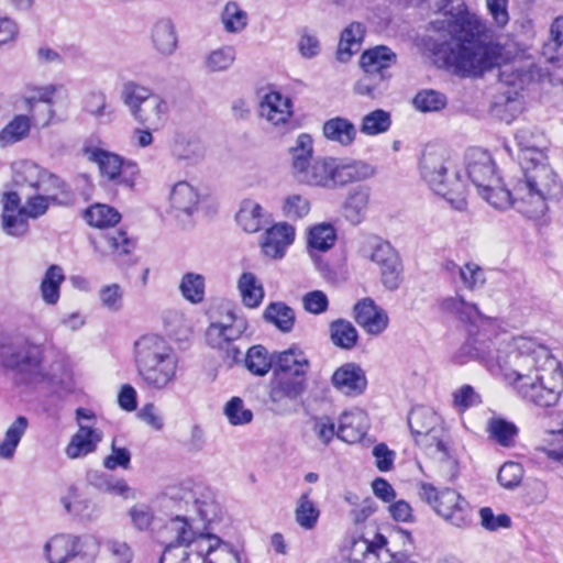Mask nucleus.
<instances>
[{
  "mask_svg": "<svg viewBox=\"0 0 563 563\" xmlns=\"http://www.w3.org/2000/svg\"><path fill=\"white\" fill-rule=\"evenodd\" d=\"M169 202L177 217L191 216L198 210L199 195L189 183L178 181L170 190Z\"/></svg>",
  "mask_w": 563,
  "mask_h": 563,
  "instance_id": "cd10ccee",
  "label": "nucleus"
},
{
  "mask_svg": "<svg viewBox=\"0 0 563 563\" xmlns=\"http://www.w3.org/2000/svg\"><path fill=\"white\" fill-rule=\"evenodd\" d=\"M243 363L253 375L265 376L274 368V356L263 345H254L247 350Z\"/></svg>",
  "mask_w": 563,
  "mask_h": 563,
  "instance_id": "a19ab883",
  "label": "nucleus"
},
{
  "mask_svg": "<svg viewBox=\"0 0 563 563\" xmlns=\"http://www.w3.org/2000/svg\"><path fill=\"white\" fill-rule=\"evenodd\" d=\"M465 165L468 178L478 192L487 189L492 184L499 183L495 173V163L487 151L470 148L465 154Z\"/></svg>",
  "mask_w": 563,
  "mask_h": 563,
  "instance_id": "4468645a",
  "label": "nucleus"
},
{
  "mask_svg": "<svg viewBox=\"0 0 563 563\" xmlns=\"http://www.w3.org/2000/svg\"><path fill=\"white\" fill-rule=\"evenodd\" d=\"M176 533L166 544L159 563H216L231 552L230 544L213 534L196 536L186 517L176 516L167 525Z\"/></svg>",
  "mask_w": 563,
  "mask_h": 563,
  "instance_id": "39448f33",
  "label": "nucleus"
},
{
  "mask_svg": "<svg viewBox=\"0 0 563 563\" xmlns=\"http://www.w3.org/2000/svg\"><path fill=\"white\" fill-rule=\"evenodd\" d=\"M331 384L339 393L349 397H357L364 394L367 378L360 365L345 363L334 371Z\"/></svg>",
  "mask_w": 563,
  "mask_h": 563,
  "instance_id": "a211bd4d",
  "label": "nucleus"
},
{
  "mask_svg": "<svg viewBox=\"0 0 563 563\" xmlns=\"http://www.w3.org/2000/svg\"><path fill=\"white\" fill-rule=\"evenodd\" d=\"M489 437L501 446H510L518 433V428L503 418H490L486 428Z\"/></svg>",
  "mask_w": 563,
  "mask_h": 563,
  "instance_id": "6e6d98bb",
  "label": "nucleus"
},
{
  "mask_svg": "<svg viewBox=\"0 0 563 563\" xmlns=\"http://www.w3.org/2000/svg\"><path fill=\"white\" fill-rule=\"evenodd\" d=\"M441 309L470 323L468 338L454 356L457 363L481 361L489 372L500 373L521 398L537 406L551 407L559 401L563 371L547 346L534 339L518 336L495 349L486 334L474 330L492 321L475 303L461 296L448 297L441 301Z\"/></svg>",
  "mask_w": 563,
  "mask_h": 563,
  "instance_id": "f257e3e1",
  "label": "nucleus"
},
{
  "mask_svg": "<svg viewBox=\"0 0 563 563\" xmlns=\"http://www.w3.org/2000/svg\"><path fill=\"white\" fill-rule=\"evenodd\" d=\"M25 199V206L19 209L20 216L26 214L29 218L36 219L43 216L49 205H63L66 202L64 199L56 198L54 196H49L48 198L42 195L41 192L27 194L23 196Z\"/></svg>",
  "mask_w": 563,
  "mask_h": 563,
  "instance_id": "8fccbe9b",
  "label": "nucleus"
},
{
  "mask_svg": "<svg viewBox=\"0 0 563 563\" xmlns=\"http://www.w3.org/2000/svg\"><path fill=\"white\" fill-rule=\"evenodd\" d=\"M173 155L177 159L197 162L205 155L202 142L192 135L177 134L173 142Z\"/></svg>",
  "mask_w": 563,
  "mask_h": 563,
  "instance_id": "c9c22d12",
  "label": "nucleus"
},
{
  "mask_svg": "<svg viewBox=\"0 0 563 563\" xmlns=\"http://www.w3.org/2000/svg\"><path fill=\"white\" fill-rule=\"evenodd\" d=\"M396 63V53L385 45L366 49L360 57V66L363 71H373L375 74L391 75L389 69Z\"/></svg>",
  "mask_w": 563,
  "mask_h": 563,
  "instance_id": "bb28decb",
  "label": "nucleus"
},
{
  "mask_svg": "<svg viewBox=\"0 0 563 563\" xmlns=\"http://www.w3.org/2000/svg\"><path fill=\"white\" fill-rule=\"evenodd\" d=\"M64 280L65 275L60 266L51 265L46 269L40 286L41 296L45 303H57L60 296V285Z\"/></svg>",
  "mask_w": 563,
  "mask_h": 563,
  "instance_id": "4c0bfd02",
  "label": "nucleus"
},
{
  "mask_svg": "<svg viewBox=\"0 0 563 563\" xmlns=\"http://www.w3.org/2000/svg\"><path fill=\"white\" fill-rule=\"evenodd\" d=\"M550 76L551 70L537 63H530L528 66L521 67L506 66L499 74L500 81L519 88H523L532 81H542Z\"/></svg>",
  "mask_w": 563,
  "mask_h": 563,
  "instance_id": "b1692460",
  "label": "nucleus"
},
{
  "mask_svg": "<svg viewBox=\"0 0 563 563\" xmlns=\"http://www.w3.org/2000/svg\"><path fill=\"white\" fill-rule=\"evenodd\" d=\"M292 168L295 176L303 170L310 162L312 155V139L309 134L302 133L296 140V145L291 147Z\"/></svg>",
  "mask_w": 563,
  "mask_h": 563,
  "instance_id": "e2e57ef3",
  "label": "nucleus"
},
{
  "mask_svg": "<svg viewBox=\"0 0 563 563\" xmlns=\"http://www.w3.org/2000/svg\"><path fill=\"white\" fill-rule=\"evenodd\" d=\"M0 366L16 385L36 386L52 380L44 346L21 331L0 332Z\"/></svg>",
  "mask_w": 563,
  "mask_h": 563,
  "instance_id": "20e7f679",
  "label": "nucleus"
},
{
  "mask_svg": "<svg viewBox=\"0 0 563 563\" xmlns=\"http://www.w3.org/2000/svg\"><path fill=\"white\" fill-rule=\"evenodd\" d=\"M176 356L172 346L157 334H145L134 343L135 366L140 367Z\"/></svg>",
  "mask_w": 563,
  "mask_h": 563,
  "instance_id": "aec40b11",
  "label": "nucleus"
},
{
  "mask_svg": "<svg viewBox=\"0 0 563 563\" xmlns=\"http://www.w3.org/2000/svg\"><path fill=\"white\" fill-rule=\"evenodd\" d=\"M166 496L175 504H184L186 511L192 510L202 515L197 492L194 489V485L191 483H181L169 486L166 490Z\"/></svg>",
  "mask_w": 563,
  "mask_h": 563,
  "instance_id": "49530a36",
  "label": "nucleus"
},
{
  "mask_svg": "<svg viewBox=\"0 0 563 563\" xmlns=\"http://www.w3.org/2000/svg\"><path fill=\"white\" fill-rule=\"evenodd\" d=\"M364 33L365 29L358 22L351 23L342 31L336 51L340 62L346 63L358 51Z\"/></svg>",
  "mask_w": 563,
  "mask_h": 563,
  "instance_id": "f704fd0d",
  "label": "nucleus"
},
{
  "mask_svg": "<svg viewBox=\"0 0 563 563\" xmlns=\"http://www.w3.org/2000/svg\"><path fill=\"white\" fill-rule=\"evenodd\" d=\"M260 112L274 125L285 123L291 115V101L279 92H271L261 102Z\"/></svg>",
  "mask_w": 563,
  "mask_h": 563,
  "instance_id": "7c9ffc66",
  "label": "nucleus"
},
{
  "mask_svg": "<svg viewBox=\"0 0 563 563\" xmlns=\"http://www.w3.org/2000/svg\"><path fill=\"white\" fill-rule=\"evenodd\" d=\"M264 319L282 332L287 333L292 330L296 316L294 309L286 303L271 302L264 311Z\"/></svg>",
  "mask_w": 563,
  "mask_h": 563,
  "instance_id": "37998d69",
  "label": "nucleus"
},
{
  "mask_svg": "<svg viewBox=\"0 0 563 563\" xmlns=\"http://www.w3.org/2000/svg\"><path fill=\"white\" fill-rule=\"evenodd\" d=\"M121 99L132 118L143 128L159 130L168 119V102L150 88L135 81H126L122 86Z\"/></svg>",
  "mask_w": 563,
  "mask_h": 563,
  "instance_id": "0eeeda50",
  "label": "nucleus"
},
{
  "mask_svg": "<svg viewBox=\"0 0 563 563\" xmlns=\"http://www.w3.org/2000/svg\"><path fill=\"white\" fill-rule=\"evenodd\" d=\"M37 192H41L45 197L54 196L66 200L62 206H69L74 201V195L69 186L62 180L58 176L48 173L43 169Z\"/></svg>",
  "mask_w": 563,
  "mask_h": 563,
  "instance_id": "ea45409f",
  "label": "nucleus"
},
{
  "mask_svg": "<svg viewBox=\"0 0 563 563\" xmlns=\"http://www.w3.org/2000/svg\"><path fill=\"white\" fill-rule=\"evenodd\" d=\"M355 322L371 335H379L388 327L387 312L375 303L372 298L358 300L354 308Z\"/></svg>",
  "mask_w": 563,
  "mask_h": 563,
  "instance_id": "f3484780",
  "label": "nucleus"
},
{
  "mask_svg": "<svg viewBox=\"0 0 563 563\" xmlns=\"http://www.w3.org/2000/svg\"><path fill=\"white\" fill-rule=\"evenodd\" d=\"M295 229L292 225L282 222L267 229L261 244L262 251L272 258H282L286 249L294 242Z\"/></svg>",
  "mask_w": 563,
  "mask_h": 563,
  "instance_id": "4be33fe9",
  "label": "nucleus"
},
{
  "mask_svg": "<svg viewBox=\"0 0 563 563\" xmlns=\"http://www.w3.org/2000/svg\"><path fill=\"white\" fill-rule=\"evenodd\" d=\"M29 421L24 416H19L7 429L4 439L0 442V459L11 460L24 435Z\"/></svg>",
  "mask_w": 563,
  "mask_h": 563,
  "instance_id": "58836bf2",
  "label": "nucleus"
},
{
  "mask_svg": "<svg viewBox=\"0 0 563 563\" xmlns=\"http://www.w3.org/2000/svg\"><path fill=\"white\" fill-rule=\"evenodd\" d=\"M223 411L232 426L246 424L253 419V412L244 408V402L240 397H232L225 404Z\"/></svg>",
  "mask_w": 563,
  "mask_h": 563,
  "instance_id": "338daca9",
  "label": "nucleus"
},
{
  "mask_svg": "<svg viewBox=\"0 0 563 563\" xmlns=\"http://www.w3.org/2000/svg\"><path fill=\"white\" fill-rule=\"evenodd\" d=\"M30 131V120L25 115H16L0 132L2 145L22 140Z\"/></svg>",
  "mask_w": 563,
  "mask_h": 563,
  "instance_id": "0e129e2a",
  "label": "nucleus"
},
{
  "mask_svg": "<svg viewBox=\"0 0 563 563\" xmlns=\"http://www.w3.org/2000/svg\"><path fill=\"white\" fill-rule=\"evenodd\" d=\"M101 244L110 254L118 256L130 254L135 247L134 241L121 230L103 234Z\"/></svg>",
  "mask_w": 563,
  "mask_h": 563,
  "instance_id": "052dcab7",
  "label": "nucleus"
},
{
  "mask_svg": "<svg viewBox=\"0 0 563 563\" xmlns=\"http://www.w3.org/2000/svg\"><path fill=\"white\" fill-rule=\"evenodd\" d=\"M87 223L96 228L114 227L121 220V214L108 205L96 203L85 210Z\"/></svg>",
  "mask_w": 563,
  "mask_h": 563,
  "instance_id": "09e8293b",
  "label": "nucleus"
},
{
  "mask_svg": "<svg viewBox=\"0 0 563 563\" xmlns=\"http://www.w3.org/2000/svg\"><path fill=\"white\" fill-rule=\"evenodd\" d=\"M101 440L102 431L79 424L77 432L70 438L65 449V454L71 460L86 456L97 450Z\"/></svg>",
  "mask_w": 563,
  "mask_h": 563,
  "instance_id": "a878e982",
  "label": "nucleus"
},
{
  "mask_svg": "<svg viewBox=\"0 0 563 563\" xmlns=\"http://www.w3.org/2000/svg\"><path fill=\"white\" fill-rule=\"evenodd\" d=\"M483 199H485L490 206L496 209L505 210L510 207L517 209V195H515V188L512 191L492 184L488 188L483 189L478 192Z\"/></svg>",
  "mask_w": 563,
  "mask_h": 563,
  "instance_id": "864d4df0",
  "label": "nucleus"
},
{
  "mask_svg": "<svg viewBox=\"0 0 563 563\" xmlns=\"http://www.w3.org/2000/svg\"><path fill=\"white\" fill-rule=\"evenodd\" d=\"M408 424L418 445L432 451L445 442V430L441 418L429 407H415L408 415Z\"/></svg>",
  "mask_w": 563,
  "mask_h": 563,
  "instance_id": "9d476101",
  "label": "nucleus"
},
{
  "mask_svg": "<svg viewBox=\"0 0 563 563\" xmlns=\"http://www.w3.org/2000/svg\"><path fill=\"white\" fill-rule=\"evenodd\" d=\"M274 374L292 373L295 369L305 368L307 374L310 366L308 358L298 349H289L278 354H274Z\"/></svg>",
  "mask_w": 563,
  "mask_h": 563,
  "instance_id": "a18cd8bd",
  "label": "nucleus"
},
{
  "mask_svg": "<svg viewBox=\"0 0 563 563\" xmlns=\"http://www.w3.org/2000/svg\"><path fill=\"white\" fill-rule=\"evenodd\" d=\"M43 169L33 163H23L19 169H15L12 181L16 189L21 190L23 196L37 192Z\"/></svg>",
  "mask_w": 563,
  "mask_h": 563,
  "instance_id": "e433bc0d",
  "label": "nucleus"
},
{
  "mask_svg": "<svg viewBox=\"0 0 563 563\" xmlns=\"http://www.w3.org/2000/svg\"><path fill=\"white\" fill-rule=\"evenodd\" d=\"M371 201V187L367 185H357L351 188L343 202L345 219L356 225L366 217Z\"/></svg>",
  "mask_w": 563,
  "mask_h": 563,
  "instance_id": "393cba45",
  "label": "nucleus"
},
{
  "mask_svg": "<svg viewBox=\"0 0 563 563\" xmlns=\"http://www.w3.org/2000/svg\"><path fill=\"white\" fill-rule=\"evenodd\" d=\"M88 159L96 163L103 177L115 184L131 187L134 176L137 174V165L133 162H124L123 158L112 152L102 148H85Z\"/></svg>",
  "mask_w": 563,
  "mask_h": 563,
  "instance_id": "9b49d317",
  "label": "nucleus"
},
{
  "mask_svg": "<svg viewBox=\"0 0 563 563\" xmlns=\"http://www.w3.org/2000/svg\"><path fill=\"white\" fill-rule=\"evenodd\" d=\"M368 418L365 411L354 409L339 417L338 439L346 443L360 442L367 433Z\"/></svg>",
  "mask_w": 563,
  "mask_h": 563,
  "instance_id": "5701e85b",
  "label": "nucleus"
},
{
  "mask_svg": "<svg viewBox=\"0 0 563 563\" xmlns=\"http://www.w3.org/2000/svg\"><path fill=\"white\" fill-rule=\"evenodd\" d=\"M235 59V48L231 45H224L209 52L203 59V66L208 73H223L231 68Z\"/></svg>",
  "mask_w": 563,
  "mask_h": 563,
  "instance_id": "c03bdc74",
  "label": "nucleus"
},
{
  "mask_svg": "<svg viewBox=\"0 0 563 563\" xmlns=\"http://www.w3.org/2000/svg\"><path fill=\"white\" fill-rule=\"evenodd\" d=\"M412 103L420 112H438L445 108L448 99L440 91L423 89L415 96Z\"/></svg>",
  "mask_w": 563,
  "mask_h": 563,
  "instance_id": "4d7b16f0",
  "label": "nucleus"
},
{
  "mask_svg": "<svg viewBox=\"0 0 563 563\" xmlns=\"http://www.w3.org/2000/svg\"><path fill=\"white\" fill-rule=\"evenodd\" d=\"M310 201L307 197L292 194L284 199L283 213L290 220H299L308 216L310 212Z\"/></svg>",
  "mask_w": 563,
  "mask_h": 563,
  "instance_id": "69168bd1",
  "label": "nucleus"
},
{
  "mask_svg": "<svg viewBox=\"0 0 563 563\" xmlns=\"http://www.w3.org/2000/svg\"><path fill=\"white\" fill-rule=\"evenodd\" d=\"M178 360L176 356L136 367L143 383L153 389L167 388L176 379Z\"/></svg>",
  "mask_w": 563,
  "mask_h": 563,
  "instance_id": "6ab92c4d",
  "label": "nucleus"
},
{
  "mask_svg": "<svg viewBox=\"0 0 563 563\" xmlns=\"http://www.w3.org/2000/svg\"><path fill=\"white\" fill-rule=\"evenodd\" d=\"M327 140L342 146H350L356 139L357 130L352 121L343 117L327 120L322 126Z\"/></svg>",
  "mask_w": 563,
  "mask_h": 563,
  "instance_id": "2f4dec72",
  "label": "nucleus"
},
{
  "mask_svg": "<svg viewBox=\"0 0 563 563\" xmlns=\"http://www.w3.org/2000/svg\"><path fill=\"white\" fill-rule=\"evenodd\" d=\"M312 422V431L323 445L328 446L334 437L338 438V428L331 417L325 415L313 417Z\"/></svg>",
  "mask_w": 563,
  "mask_h": 563,
  "instance_id": "774afa93",
  "label": "nucleus"
},
{
  "mask_svg": "<svg viewBox=\"0 0 563 563\" xmlns=\"http://www.w3.org/2000/svg\"><path fill=\"white\" fill-rule=\"evenodd\" d=\"M239 290L243 303L249 308L258 307L264 298V289L253 273H243L239 279Z\"/></svg>",
  "mask_w": 563,
  "mask_h": 563,
  "instance_id": "de8ad7c7",
  "label": "nucleus"
},
{
  "mask_svg": "<svg viewBox=\"0 0 563 563\" xmlns=\"http://www.w3.org/2000/svg\"><path fill=\"white\" fill-rule=\"evenodd\" d=\"M369 260L379 267L380 282L389 290H397L402 283L404 265L398 252L387 241L377 240Z\"/></svg>",
  "mask_w": 563,
  "mask_h": 563,
  "instance_id": "f8f14e48",
  "label": "nucleus"
},
{
  "mask_svg": "<svg viewBox=\"0 0 563 563\" xmlns=\"http://www.w3.org/2000/svg\"><path fill=\"white\" fill-rule=\"evenodd\" d=\"M335 159L332 157L317 158L309 162L303 170L296 175L299 181L310 186L334 187Z\"/></svg>",
  "mask_w": 563,
  "mask_h": 563,
  "instance_id": "412c9836",
  "label": "nucleus"
},
{
  "mask_svg": "<svg viewBox=\"0 0 563 563\" xmlns=\"http://www.w3.org/2000/svg\"><path fill=\"white\" fill-rule=\"evenodd\" d=\"M391 125L390 113L376 109L364 115L361 124V132L366 135H377L389 130Z\"/></svg>",
  "mask_w": 563,
  "mask_h": 563,
  "instance_id": "13d9d810",
  "label": "nucleus"
},
{
  "mask_svg": "<svg viewBox=\"0 0 563 563\" xmlns=\"http://www.w3.org/2000/svg\"><path fill=\"white\" fill-rule=\"evenodd\" d=\"M179 289L185 299L199 303L205 298V278L200 274L187 273L181 278Z\"/></svg>",
  "mask_w": 563,
  "mask_h": 563,
  "instance_id": "680f3d73",
  "label": "nucleus"
},
{
  "mask_svg": "<svg viewBox=\"0 0 563 563\" xmlns=\"http://www.w3.org/2000/svg\"><path fill=\"white\" fill-rule=\"evenodd\" d=\"M235 220L238 224L249 233L258 232L269 223L268 217L262 206L252 199H244L241 202Z\"/></svg>",
  "mask_w": 563,
  "mask_h": 563,
  "instance_id": "c85d7f7f",
  "label": "nucleus"
},
{
  "mask_svg": "<svg viewBox=\"0 0 563 563\" xmlns=\"http://www.w3.org/2000/svg\"><path fill=\"white\" fill-rule=\"evenodd\" d=\"M528 130H520L516 134L523 179L515 185V195L519 212L528 218H539L547 211V200L561 194V186L544 153L528 142Z\"/></svg>",
  "mask_w": 563,
  "mask_h": 563,
  "instance_id": "7ed1b4c3",
  "label": "nucleus"
},
{
  "mask_svg": "<svg viewBox=\"0 0 563 563\" xmlns=\"http://www.w3.org/2000/svg\"><path fill=\"white\" fill-rule=\"evenodd\" d=\"M428 453L439 463V475L446 482H453L459 476V463L451 456L446 442L437 445Z\"/></svg>",
  "mask_w": 563,
  "mask_h": 563,
  "instance_id": "5fc2aeb1",
  "label": "nucleus"
},
{
  "mask_svg": "<svg viewBox=\"0 0 563 563\" xmlns=\"http://www.w3.org/2000/svg\"><path fill=\"white\" fill-rule=\"evenodd\" d=\"M429 31L434 34L423 38L426 51L456 74L479 77L503 62L504 48L487 22L466 9L431 21Z\"/></svg>",
  "mask_w": 563,
  "mask_h": 563,
  "instance_id": "f03ea898",
  "label": "nucleus"
},
{
  "mask_svg": "<svg viewBox=\"0 0 563 563\" xmlns=\"http://www.w3.org/2000/svg\"><path fill=\"white\" fill-rule=\"evenodd\" d=\"M386 545V538L379 533L373 541L355 539L350 548V559L354 563H416L408 560L405 553H391Z\"/></svg>",
  "mask_w": 563,
  "mask_h": 563,
  "instance_id": "ddd939ff",
  "label": "nucleus"
},
{
  "mask_svg": "<svg viewBox=\"0 0 563 563\" xmlns=\"http://www.w3.org/2000/svg\"><path fill=\"white\" fill-rule=\"evenodd\" d=\"M390 79L391 75L363 71V76L354 84L353 91L360 96L377 99L388 90Z\"/></svg>",
  "mask_w": 563,
  "mask_h": 563,
  "instance_id": "473e14b6",
  "label": "nucleus"
},
{
  "mask_svg": "<svg viewBox=\"0 0 563 563\" xmlns=\"http://www.w3.org/2000/svg\"><path fill=\"white\" fill-rule=\"evenodd\" d=\"M310 493L311 489L299 497L295 509L296 522L306 530L313 529L320 516V510L309 498Z\"/></svg>",
  "mask_w": 563,
  "mask_h": 563,
  "instance_id": "603ef678",
  "label": "nucleus"
},
{
  "mask_svg": "<svg viewBox=\"0 0 563 563\" xmlns=\"http://www.w3.org/2000/svg\"><path fill=\"white\" fill-rule=\"evenodd\" d=\"M152 43L155 49L165 56L172 55L177 47V36L169 19L157 21L152 30Z\"/></svg>",
  "mask_w": 563,
  "mask_h": 563,
  "instance_id": "72a5a7b5",
  "label": "nucleus"
},
{
  "mask_svg": "<svg viewBox=\"0 0 563 563\" xmlns=\"http://www.w3.org/2000/svg\"><path fill=\"white\" fill-rule=\"evenodd\" d=\"M420 497L451 525L457 528H465L472 523V507L455 489L444 488L438 490L434 485L422 483L420 486Z\"/></svg>",
  "mask_w": 563,
  "mask_h": 563,
  "instance_id": "6e6552de",
  "label": "nucleus"
},
{
  "mask_svg": "<svg viewBox=\"0 0 563 563\" xmlns=\"http://www.w3.org/2000/svg\"><path fill=\"white\" fill-rule=\"evenodd\" d=\"M307 374L305 368L295 369L292 373L274 374L269 384V400L274 410L279 415H290L296 412V408H290L288 401H297L306 393Z\"/></svg>",
  "mask_w": 563,
  "mask_h": 563,
  "instance_id": "1a4fd4ad",
  "label": "nucleus"
},
{
  "mask_svg": "<svg viewBox=\"0 0 563 563\" xmlns=\"http://www.w3.org/2000/svg\"><path fill=\"white\" fill-rule=\"evenodd\" d=\"M336 241V232L330 223H319L310 228L308 233V246L310 249L327 252Z\"/></svg>",
  "mask_w": 563,
  "mask_h": 563,
  "instance_id": "3c124183",
  "label": "nucleus"
},
{
  "mask_svg": "<svg viewBox=\"0 0 563 563\" xmlns=\"http://www.w3.org/2000/svg\"><path fill=\"white\" fill-rule=\"evenodd\" d=\"M91 541L90 537L56 534L46 542L44 551L49 563H67L74 558L82 555L84 547Z\"/></svg>",
  "mask_w": 563,
  "mask_h": 563,
  "instance_id": "2eb2a0df",
  "label": "nucleus"
},
{
  "mask_svg": "<svg viewBox=\"0 0 563 563\" xmlns=\"http://www.w3.org/2000/svg\"><path fill=\"white\" fill-rule=\"evenodd\" d=\"M56 91L57 87L55 85L32 87L29 89V95L24 97L26 110L33 120L43 126H47L55 114L52 106Z\"/></svg>",
  "mask_w": 563,
  "mask_h": 563,
  "instance_id": "dca6fc26",
  "label": "nucleus"
},
{
  "mask_svg": "<svg viewBox=\"0 0 563 563\" xmlns=\"http://www.w3.org/2000/svg\"><path fill=\"white\" fill-rule=\"evenodd\" d=\"M331 342L343 350H352L358 339L355 327L345 319H336L329 327Z\"/></svg>",
  "mask_w": 563,
  "mask_h": 563,
  "instance_id": "79ce46f5",
  "label": "nucleus"
},
{
  "mask_svg": "<svg viewBox=\"0 0 563 563\" xmlns=\"http://www.w3.org/2000/svg\"><path fill=\"white\" fill-rule=\"evenodd\" d=\"M375 175V168L362 161H352L345 164L335 163L334 187H344L349 184L366 180Z\"/></svg>",
  "mask_w": 563,
  "mask_h": 563,
  "instance_id": "c756f323",
  "label": "nucleus"
},
{
  "mask_svg": "<svg viewBox=\"0 0 563 563\" xmlns=\"http://www.w3.org/2000/svg\"><path fill=\"white\" fill-rule=\"evenodd\" d=\"M221 21L228 33H240L247 25V13L236 2H228L222 11Z\"/></svg>",
  "mask_w": 563,
  "mask_h": 563,
  "instance_id": "bf43d9fd",
  "label": "nucleus"
},
{
  "mask_svg": "<svg viewBox=\"0 0 563 563\" xmlns=\"http://www.w3.org/2000/svg\"><path fill=\"white\" fill-rule=\"evenodd\" d=\"M446 156L444 147L427 145L420 158V175L437 195L461 210L465 206L464 183L459 172H455L452 178L448 177L450 164Z\"/></svg>",
  "mask_w": 563,
  "mask_h": 563,
  "instance_id": "423d86ee",
  "label": "nucleus"
}]
</instances>
